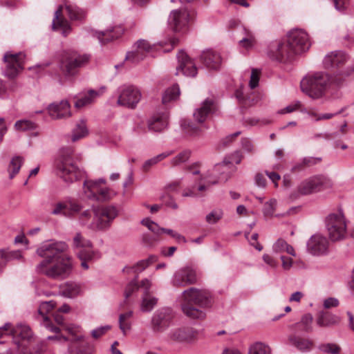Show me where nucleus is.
<instances>
[{"mask_svg":"<svg viewBox=\"0 0 354 354\" xmlns=\"http://www.w3.org/2000/svg\"><path fill=\"white\" fill-rule=\"evenodd\" d=\"M157 299L150 295L149 292L144 293L141 303V310L143 312H150L157 304Z\"/></svg>","mask_w":354,"mask_h":354,"instance_id":"42","label":"nucleus"},{"mask_svg":"<svg viewBox=\"0 0 354 354\" xmlns=\"http://www.w3.org/2000/svg\"><path fill=\"white\" fill-rule=\"evenodd\" d=\"M64 8L71 20H82L85 17L86 12L76 5L66 2Z\"/></svg>","mask_w":354,"mask_h":354,"instance_id":"39","label":"nucleus"},{"mask_svg":"<svg viewBox=\"0 0 354 354\" xmlns=\"http://www.w3.org/2000/svg\"><path fill=\"white\" fill-rule=\"evenodd\" d=\"M82 207V205L75 199L67 198L55 204L51 214L53 215H62L68 218H73L80 212Z\"/></svg>","mask_w":354,"mask_h":354,"instance_id":"11","label":"nucleus"},{"mask_svg":"<svg viewBox=\"0 0 354 354\" xmlns=\"http://www.w3.org/2000/svg\"><path fill=\"white\" fill-rule=\"evenodd\" d=\"M10 333L15 337H19L21 339V341H15V344L17 347V343L27 344L32 338V333L30 328L25 324H18L14 328L10 330Z\"/></svg>","mask_w":354,"mask_h":354,"instance_id":"34","label":"nucleus"},{"mask_svg":"<svg viewBox=\"0 0 354 354\" xmlns=\"http://www.w3.org/2000/svg\"><path fill=\"white\" fill-rule=\"evenodd\" d=\"M156 261V257L151 256L147 259L140 261L134 266L125 267L123 270L127 272H133V273L138 274V273L141 272L142 271H143L151 263L155 262Z\"/></svg>","mask_w":354,"mask_h":354,"instance_id":"38","label":"nucleus"},{"mask_svg":"<svg viewBox=\"0 0 354 354\" xmlns=\"http://www.w3.org/2000/svg\"><path fill=\"white\" fill-rule=\"evenodd\" d=\"M142 99L140 89L134 86H124L119 89L117 104L120 106L134 109Z\"/></svg>","mask_w":354,"mask_h":354,"instance_id":"10","label":"nucleus"},{"mask_svg":"<svg viewBox=\"0 0 354 354\" xmlns=\"http://www.w3.org/2000/svg\"><path fill=\"white\" fill-rule=\"evenodd\" d=\"M189 20V13L187 10H176L171 12L168 24L174 32H181L185 29Z\"/></svg>","mask_w":354,"mask_h":354,"instance_id":"18","label":"nucleus"},{"mask_svg":"<svg viewBox=\"0 0 354 354\" xmlns=\"http://www.w3.org/2000/svg\"><path fill=\"white\" fill-rule=\"evenodd\" d=\"M49 116L53 120H60L69 118L71 115V105L67 100L53 102L47 108Z\"/></svg>","mask_w":354,"mask_h":354,"instance_id":"24","label":"nucleus"},{"mask_svg":"<svg viewBox=\"0 0 354 354\" xmlns=\"http://www.w3.org/2000/svg\"><path fill=\"white\" fill-rule=\"evenodd\" d=\"M122 33L123 28L122 27H114L104 31H96L95 35L102 44H105L118 38Z\"/></svg>","mask_w":354,"mask_h":354,"instance_id":"33","label":"nucleus"},{"mask_svg":"<svg viewBox=\"0 0 354 354\" xmlns=\"http://www.w3.org/2000/svg\"><path fill=\"white\" fill-rule=\"evenodd\" d=\"M197 281L196 270L190 266H185L177 270L171 280L174 287H185L194 284Z\"/></svg>","mask_w":354,"mask_h":354,"instance_id":"14","label":"nucleus"},{"mask_svg":"<svg viewBox=\"0 0 354 354\" xmlns=\"http://www.w3.org/2000/svg\"><path fill=\"white\" fill-rule=\"evenodd\" d=\"M17 86L15 82H12L8 86L3 80L0 79V98H3L8 95V91H15Z\"/></svg>","mask_w":354,"mask_h":354,"instance_id":"54","label":"nucleus"},{"mask_svg":"<svg viewBox=\"0 0 354 354\" xmlns=\"http://www.w3.org/2000/svg\"><path fill=\"white\" fill-rule=\"evenodd\" d=\"M115 193L111 190L109 188H101L99 194L97 196L95 201H104L110 200Z\"/></svg>","mask_w":354,"mask_h":354,"instance_id":"53","label":"nucleus"},{"mask_svg":"<svg viewBox=\"0 0 354 354\" xmlns=\"http://www.w3.org/2000/svg\"><path fill=\"white\" fill-rule=\"evenodd\" d=\"M287 39L289 45L296 54L308 50L310 46L308 35L301 29L297 28L290 30L287 35Z\"/></svg>","mask_w":354,"mask_h":354,"instance_id":"12","label":"nucleus"},{"mask_svg":"<svg viewBox=\"0 0 354 354\" xmlns=\"http://www.w3.org/2000/svg\"><path fill=\"white\" fill-rule=\"evenodd\" d=\"M180 95V88L178 84L167 88L162 95V103L166 104L173 100L178 98Z\"/></svg>","mask_w":354,"mask_h":354,"instance_id":"41","label":"nucleus"},{"mask_svg":"<svg viewBox=\"0 0 354 354\" xmlns=\"http://www.w3.org/2000/svg\"><path fill=\"white\" fill-rule=\"evenodd\" d=\"M63 8L64 6H60L55 11L52 28L53 30H61L62 34L66 37L70 33L71 28L68 21L62 17Z\"/></svg>","mask_w":354,"mask_h":354,"instance_id":"30","label":"nucleus"},{"mask_svg":"<svg viewBox=\"0 0 354 354\" xmlns=\"http://www.w3.org/2000/svg\"><path fill=\"white\" fill-rule=\"evenodd\" d=\"M326 227L332 241H341L346 236V221L342 209H338L327 216Z\"/></svg>","mask_w":354,"mask_h":354,"instance_id":"8","label":"nucleus"},{"mask_svg":"<svg viewBox=\"0 0 354 354\" xmlns=\"http://www.w3.org/2000/svg\"><path fill=\"white\" fill-rule=\"evenodd\" d=\"M80 292V285L73 282H67L61 288V294L68 298H73L77 296Z\"/></svg>","mask_w":354,"mask_h":354,"instance_id":"40","label":"nucleus"},{"mask_svg":"<svg viewBox=\"0 0 354 354\" xmlns=\"http://www.w3.org/2000/svg\"><path fill=\"white\" fill-rule=\"evenodd\" d=\"M111 327L109 326H101L91 331V335L93 338L97 339L104 335Z\"/></svg>","mask_w":354,"mask_h":354,"instance_id":"62","label":"nucleus"},{"mask_svg":"<svg viewBox=\"0 0 354 354\" xmlns=\"http://www.w3.org/2000/svg\"><path fill=\"white\" fill-rule=\"evenodd\" d=\"M25 55L22 53L12 54L6 53L3 56L6 68L3 71L5 76L8 78L15 77L23 69Z\"/></svg>","mask_w":354,"mask_h":354,"instance_id":"13","label":"nucleus"},{"mask_svg":"<svg viewBox=\"0 0 354 354\" xmlns=\"http://www.w3.org/2000/svg\"><path fill=\"white\" fill-rule=\"evenodd\" d=\"M201 62L210 70H218L221 64V57L218 53L212 50L203 51L200 57Z\"/></svg>","mask_w":354,"mask_h":354,"instance_id":"28","label":"nucleus"},{"mask_svg":"<svg viewBox=\"0 0 354 354\" xmlns=\"http://www.w3.org/2000/svg\"><path fill=\"white\" fill-rule=\"evenodd\" d=\"M90 58L88 54H79L75 51L65 52L60 60V70L66 77L74 76L80 68L88 63Z\"/></svg>","mask_w":354,"mask_h":354,"instance_id":"7","label":"nucleus"},{"mask_svg":"<svg viewBox=\"0 0 354 354\" xmlns=\"http://www.w3.org/2000/svg\"><path fill=\"white\" fill-rule=\"evenodd\" d=\"M181 308L183 313L191 319H203L205 313L194 306L207 307L210 304V294L205 290L190 288L182 293Z\"/></svg>","mask_w":354,"mask_h":354,"instance_id":"4","label":"nucleus"},{"mask_svg":"<svg viewBox=\"0 0 354 354\" xmlns=\"http://www.w3.org/2000/svg\"><path fill=\"white\" fill-rule=\"evenodd\" d=\"M223 214L221 209L213 210L206 216V221L208 223L214 224L223 217Z\"/></svg>","mask_w":354,"mask_h":354,"instance_id":"55","label":"nucleus"},{"mask_svg":"<svg viewBox=\"0 0 354 354\" xmlns=\"http://www.w3.org/2000/svg\"><path fill=\"white\" fill-rule=\"evenodd\" d=\"M218 109V105L214 98H207L196 109L194 113V119L198 124L204 122L209 115L214 113Z\"/></svg>","mask_w":354,"mask_h":354,"instance_id":"19","label":"nucleus"},{"mask_svg":"<svg viewBox=\"0 0 354 354\" xmlns=\"http://www.w3.org/2000/svg\"><path fill=\"white\" fill-rule=\"evenodd\" d=\"M54 170L56 175L66 183L80 180L85 176L84 171L75 160L73 149L69 147L59 149L54 161Z\"/></svg>","mask_w":354,"mask_h":354,"instance_id":"2","label":"nucleus"},{"mask_svg":"<svg viewBox=\"0 0 354 354\" xmlns=\"http://www.w3.org/2000/svg\"><path fill=\"white\" fill-rule=\"evenodd\" d=\"M256 42V38L241 39L239 41V44L241 48L250 50L255 46Z\"/></svg>","mask_w":354,"mask_h":354,"instance_id":"60","label":"nucleus"},{"mask_svg":"<svg viewBox=\"0 0 354 354\" xmlns=\"http://www.w3.org/2000/svg\"><path fill=\"white\" fill-rule=\"evenodd\" d=\"M270 348L261 342H256L251 345L249 348L248 354H270Z\"/></svg>","mask_w":354,"mask_h":354,"instance_id":"46","label":"nucleus"},{"mask_svg":"<svg viewBox=\"0 0 354 354\" xmlns=\"http://www.w3.org/2000/svg\"><path fill=\"white\" fill-rule=\"evenodd\" d=\"M319 349L322 352L327 354H339L341 348L336 344L326 343L319 345Z\"/></svg>","mask_w":354,"mask_h":354,"instance_id":"51","label":"nucleus"},{"mask_svg":"<svg viewBox=\"0 0 354 354\" xmlns=\"http://www.w3.org/2000/svg\"><path fill=\"white\" fill-rule=\"evenodd\" d=\"M72 248L82 261L81 266L84 270L89 268L87 261H95L101 257V253L98 250L93 249L91 241L86 239L80 232H77L74 235Z\"/></svg>","mask_w":354,"mask_h":354,"instance_id":"5","label":"nucleus"},{"mask_svg":"<svg viewBox=\"0 0 354 354\" xmlns=\"http://www.w3.org/2000/svg\"><path fill=\"white\" fill-rule=\"evenodd\" d=\"M118 215V209L113 205L100 206L94 208V218L90 227L92 231H106Z\"/></svg>","mask_w":354,"mask_h":354,"instance_id":"6","label":"nucleus"},{"mask_svg":"<svg viewBox=\"0 0 354 354\" xmlns=\"http://www.w3.org/2000/svg\"><path fill=\"white\" fill-rule=\"evenodd\" d=\"M24 159L21 156L14 157L9 165L10 178H12L20 170Z\"/></svg>","mask_w":354,"mask_h":354,"instance_id":"47","label":"nucleus"},{"mask_svg":"<svg viewBox=\"0 0 354 354\" xmlns=\"http://www.w3.org/2000/svg\"><path fill=\"white\" fill-rule=\"evenodd\" d=\"M190 153L191 152L189 150H184L181 151L171 160V165L172 166H177L185 162L189 158Z\"/></svg>","mask_w":354,"mask_h":354,"instance_id":"50","label":"nucleus"},{"mask_svg":"<svg viewBox=\"0 0 354 354\" xmlns=\"http://www.w3.org/2000/svg\"><path fill=\"white\" fill-rule=\"evenodd\" d=\"M177 59L178 66L176 68V75H178L180 72L184 75L189 77H195L197 74V68L193 60L183 50H180L177 54Z\"/></svg>","mask_w":354,"mask_h":354,"instance_id":"20","label":"nucleus"},{"mask_svg":"<svg viewBox=\"0 0 354 354\" xmlns=\"http://www.w3.org/2000/svg\"><path fill=\"white\" fill-rule=\"evenodd\" d=\"M339 321V319L337 316L325 311H320L316 319L317 324L319 327H329L337 324Z\"/></svg>","mask_w":354,"mask_h":354,"instance_id":"35","label":"nucleus"},{"mask_svg":"<svg viewBox=\"0 0 354 354\" xmlns=\"http://www.w3.org/2000/svg\"><path fill=\"white\" fill-rule=\"evenodd\" d=\"M288 343L301 352L310 351L313 346V342L309 338L301 337L297 333L290 334L288 338Z\"/></svg>","mask_w":354,"mask_h":354,"instance_id":"29","label":"nucleus"},{"mask_svg":"<svg viewBox=\"0 0 354 354\" xmlns=\"http://www.w3.org/2000/svg\"><path fill=\"white\" fill-rule=\"evenodd\" d=\"M243 156L240 151H235L233 153H232L227 158H225L226 160V163L232 167V165L233 163L240 164Z\"/></svg>","mask_w":354,"mask_h":354,"instance_id":"56","label":"nucleus"},{"mask_svg":"<svg viewBox=\"0 0 354 354\" xmlns=\"http://www.w3.org/2000/svg\"><path fill=\"white\" fill-rule=\"evenodd\" d=\"M168 337L173 342L191 343L196 339L197 332L191 328H177L171 330Z\"/></svg>","mask_w":354,"mask_h":354,"instance_id":"23","label":"nucleus"},{"mask_svg":"<svg viewBox=\"0 0 354 354\" xmlns=\"http://www.w3.org/2000/svg\"><path fill=\"white\" fill-rule=\"evenodd\" d=\"M168 115L166 113H157L153 114L147 121L149 130L154 132H160L167 126Z\"/></svg>","mask_w":354,"mask_h":354,"instance_id":"31","label":"nucleus"},{"mask_svg":"<svg viewBox=\"0 0 354 354\" xmlns=\"http://www.w3.org/2000/svg\"><path fill=\"white\" fill-rule=\"evenodd\" d=\"M37 125L35 122L28 120H18L15 124V128L17 131H28L36 128Z\"/></svg>","mask_w":354,"mask_h":354,"instance_id":"49","label":"nucleus"},{"mask_svg":"<svg viewBox=\"0 0 354 354\" xmlns=\"http://www.w3.org/2000/svg\"><path fill=\"white\" fill-rule=\"evenodd\" d=\"M348 55L342 50L332 51L324 57L323 65L327 69H335L342 67L348 60Z\"/></svg>","mask_w":354,"mask_h":354,"instance_id":"25","label":"nucleus"},{"mask_svg":"<svg viewBox=\"0 0 354 354\" xmlns=\"http://www.w3.org/2000/svg\"><path fill=\"white\" fill-rule=\"evenodd\" d=\"M66 330L72 335L69 339L70 344L68 348L69 354H93L94 347L88 343H82L83 336L75 335V330L72 327H66Z\"/></svg>","mask_w":354,"mask_h":354,"instance_id":"16","label":"nucleus"},{"mask_svg":"<svg viewBox=\"0 0 354 354\" xmlns=\"http://www.w3.org/2000/svg\"><path fill=\"white\" fill-rule=\"evenodd\" d=\"M103 88L100 90L90 89L87 91H83L75 96L76 101L74 106L77 109H81L86 106L90 105L95 102V100L102 95Z\"/></svg>","mask_w":354,"mask_h":354,"instance_id":"26","label":"nucleus"},{"mask_svg":"<svg viewBox=\"0 0 354 354\" xmlns=\"http://www.w3.org/2000/svg\"><path fill=\"white\" fill-rule=\"evenodd\" d=\"M231 167L226 163V160L222 162L216 164L212 173L207 178H212L214 180H227L230 176Z\"/></svg>","mask_w":354,"mask_h":354,"instance_id":"32","label":"nucleus"},{"mask_svg":"<svg viewBox=\"0 0 354 354\" xmlns=\"http://www.w3.org/2000/svg\"><path fill=\"white\" fill-rule=\"evenodd\" d=\"M259 71L257 69H252L251 75H250V80L249 82V86L250 87L253 89L256 88L259 84Z\"/></svg>","mask_w":354,"mask_h":354,"instance_id":"61","label":"nucleus"},{"mask_svg":"<svg viewBox=\"0 0 354 354\" xmlns=\"http://www.w3.org/2000/svg\"><path fill=\"white\" fill-rule=\"evenodd\" d=\"M56 303L53 301L41 302L38 308V315L37 319L48 330L57 333L59 332V328L53 324L48 314L55 308Z\"/></svg>","mask_w":354,"mask_h":354,"instance_id":"17","label":"nucleus"},{"mask_svg":"<svg viewBox=\"0 0 354 354\" xmlns=\"http://www.w3.org/2000/svg\"><path fill=\"white\" fill-rule=\"evenodd\" d=\"M182 126L183 127L185 132L192 136L199 135L202 130L201 127L191 122H184V123L182 124Z\"/></svg>","mask_w":354,"mask_h":354,"instance_id":"52","label":"nucleus"},{"mask_svg":"<svg viewBox=\"0 0 354 354\" xmlns=\"http://www.w3.org/2000/svg\"><path fill=\"white\" fill-rule=\"evenodd\" d=\"M83 188L86 197L90 200L95 201L102 187L98 185V182L85 180Z\"/></svg>","mask_w":354,"mask_h":354,"instance_id":"36","label":"nucleus"},{"mask_svg":"<svg viewBox=\"0 0 354 354\" xmlns=\"http://www.w3.org/2000/svg\"><path fill=\"white\" fill-rule=\"evenodd\" d=\"M313 316L310 314L304 315L300 321V322L295 324L296 328H301L303 331L309 333L313 330L312 322Z\"/></svg>","mask_w":354,"mask_h":354,"instance_id":"45","label":"nucleus"},{"mask_svg":"<svg viewBox=\"0 0 354 354\" xmlns=\"http://www.w3.org/2000/svg\"><path fill=\"white\" fill-rule=\"evenodd\" d=\"M17 351L19 354H42V348L37 346L30 348L27 344L17 343Z\"/></svg>","mask_w":354,"mask_h":354,"instance_id":"48","label":"nucleus"},{"mask_svg":"<svg viewBox=\"0 0 354 354\" xmlns=\"http://www.w3.org/2000/svg\"><path fill=\"white\" fill-rule=\"evenodd\" d=\"M302 107V104L300 101H296L294 103L288 105L283 109L280 111L281 113H292Z\"/></svg>","mask_w":354,"mask_h":354,"instance_id":"63","label":"nucleus"},{"mask_svg":"<svg viewBox=\"0 0 354 354\" xmlns=\"http://www.w3.org/2000/svg\"><path fill=\"white\" fill-rule=\"evenodd\" d=\"M287 242L283 239H278L273 245L274 252L279 253L285 251L286 245Z\"/></svg>","mask_w":354,"mask_h":354,"instance_id":"64","label":"nucleus"},{"mask_svg":"<svg viewBox=\"0 0 354 354\" xmlns=\"http://www.w3.org/2000/svg\"><path fill=\"white\" fill-rule=\"evenodd\" d=\"M332 187L331 180L324 175H315L303 180L297 187L301 195L322 192Z\"/></svg>","mask_w":354,"mask_h":354,"instance_id":"9","label":"nucleus"},{"mask_svg":"<svg viewBox=\"0 0 354 354\" xmlns=\"http://www.w3.org/2000/svg\"><path fill=\"white\" fill-rule=\"evenodd\" d=\"M277 206V201L275 199H271L266 202L263 207V214L266 216H272Z\"/></svg>","mask_w":354,"mask_h":354,"instance_id":"57","label":"nucleus"},{"mask_svg":"<svg viewBox=\"0 0 354 354\" xmlns=\"http://www.w3.org/2000/svg\"><path fill=\"white\" fill-rule=\"evenodd\" d=\"M134 47L136 48L134 50L127 53L125 59L133 64H136L146 57L151 47L145 40L138 41Z\"/></svg>","mask_w":354,"mask_h":354,"instance_id":"22","label":"nucleus"},{"mask_svg":"<svg viewBox=\"0 0 354 354\" xmlns=\"http://www.w3.org/2000/svg\"><path fill=\"white\" fill-rule=\"evenodd\" d=\"M68 250V245L64 241L42 243L36 250L37 255L44 259L37 266V272L53 279L67 278L73 270V259Z\"/></svg>","mask_w":354,"mask_h":354,"instance_id":"1","label":"nucleus"},{"mask_svg":"<svg viewBox=\"0 0 354 354\" xmlns=\"http://www.w3.org/2000/svg\"><path fill=\"white\" fill-rule=\"evenodd\" d=\"M328 241L321 234L313 235L307 242L308 251L313 255H323L328 252Z\"/></svg>","mask_w":354,"mask_h":354,"instance_id":"21","label":"nucleus"},{"mask_svg":"<svg viewBox=\"0 0 354 354\" xmlns=\"http://www.w3.org/2000/svg\"><path fill=\"white\" fill-rule=\"evenodd\" d=\"M241 147L243 149L248 153H254L255 152V147L252 140L249 138H242Z\"/></svg>","mask_w":354,"mask_h":354,"instance_id":"59","label":"nucleus"},{"mask_svg":"<svg viewBox=\"0 0 354 354\" xmlns=\"http://www.w3.org/2000/svg\"><path fill=\"white\" fill-rule=\"evenodd\" d=\"M295 55L296 53L289 45L288 39L286 41L272 43L269 47L268 55L279 62L288 60Z\"/></svg>","mask_w":354,"mask_h":354,"instance_id":"15","label":"nucleus"},{"mask_svg":"<svg viewBox=\"0 0 354 354\" xmlns=\"http://www.w3.org/2000/svg\"><path fill=\"white\" fill-rule=\"evenodd\" d=\"M94 218V209H86L81 212L79 215L78 220L81 225L86 227L88 229L91 230V228L89 227L92 223V221Z\"/></svg>","mask_w":354,"mask_h":354,"instance_id":"44","label":"nucleus"},{"mask_svg":"<svg viewBox=\"0 0 354 354\" xmlns=\"http://www.w3.org/2000/svg\"><path fill=\"white\" fill-rule=\"evenodd\" d=\"M171 319L170 310L168 309H161L157 310L153 315L151 325L153 331L162 332L169 324Z\"/></svg>","mask_w":354,"mask_h":354,"instance_id":"27","label":"nucleus"},{"mask_svg":"<svg viewBox=\"0 0 354 354\" xmlns=\"http://www.w3.org/2000/svg\"><path fill=\"white\" fill-rule=\"evenodd\" d=\"M139 288V286L137 283V277L131 281L127 286L126 287L124 291V296L127 299L129 298L135 291H136Z\"/></svg>","mask_w":354,"mask_h":354,"instance_id":"58","label":"nucleus"},{"mask_svg":"<svg viewBox=\"0 0 354 354\" xmlns=\"http://www.w3.org/2000/svg\"><path fill=\"white\" fill-rule=\"evenodd\" d=\"M342 80L340 78L332 77L324 72H317L304 77L301 81L302 92L313 100H317L325 95L327 88L331 84L340 86Z\"/></svg>","mask_w":354,"mask_h":354,"instance_id":"3","label":"nucleus"},{"mask_svg":"<svg viewBox=\"0 0 354 354\" xmlns=\"http://www.w3.org/2000/svg\"><path fill=\"white\" fill-rule=\"evenodd\" d=\"M19 252H9L6 250H0V274L3 272L7 263L15 259L20 258Z\"/></svg>","mask_w":354,"mask_h":354,"instance_id":"37","label":"nucleus"},{"mask_svg":"<svg viewBox=\"0 0 354 354\" xmlns=\"http://www.w3.org/2000/svg\"><path fill=\"white\" fill-rule=\"evenodd\" d=\"M88 134V129L85 122L83 120L77 123L73 131L72 140L75 142Z\"/></svg>","mask_w":354,"mask_h":354,"instance_id":"43","label":"nucleus"}]
</instances>
